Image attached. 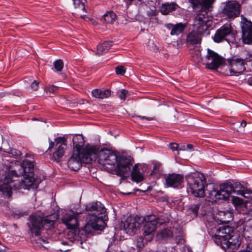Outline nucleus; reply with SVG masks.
<instances>
[{
	"label": "nucleus",
	"mask_w": 252,
	"mask_h": 252,
	"mask_svg": "<svg viewBox=\"0 0 252 252\" xmlns=\"http://www.w3.org/2000/svg\"><path fill=\"white\" fill-rule=\"evenodd\" d=\"M178 5L174 2L165 3L162 4L160 8V12L163 15H167L176 9Z\"/></svg>",
	"instance_id": "obj_23"
},
{
	"label": "nucleus",
	"mask_w": 252,
	"mask_h": 252,
	"mask_svg": "<svg viewBox=\"0 0 252 252\" xmlns=\"http://www.w3.org/2000/svg\"><path fill=\"white\" fill-rule=\"evenodd\" d=\"M116 73L118 75H124L126 72L125 68L122 65L118 66L116 68Z\"/></svg>",
	"instance_id": "obj_42"
},
{
	"label": "nucleus",
	"mask_w": 252,
	"mask_h": 252,
	"mask_svg": "<svg viewBox=\"0 0 252 252\" xmlns=\"http://www.w3.org/2000/svg\"><path fill=\"white\" fill-rule=\"evenodd\" d=\"M34 182L33 164L29 160H25L22 164H16L13 170L5 172L0 181V191L7 197L11 196L13 189H26Z\"/></svg>",
	"instance_id": "obj_2"
},
{
	"label": "nucleus",
	"mask_w": 252,
	"mask_h": 252,
	"mask_svg": "<svg viewBox=\"0 0 252 252\" xmlns=\"http://www.w3.org/2000/svg\"><path fill=\"white\" fill-rule=\"evenodd\" d=\"M227 62L228 65L225 71V74L230 76L234 75L235 74V71L233 67L236 65V60L234 59H229L227 60Z\"/></svg>",
	"instance_id": "obj_29"
},
{
	"label": "nucleus",
	"mask_w": 252,
	"mask_h": 252,
	"mask_svg": "<svg viewBox=\"0 0 252 252\" xmlns=\"http://www.w3.org/2000/svg\"><path fill=\"white\" fill-rule=\"evenodd\" d=\"M75 8L78 9V12L80 11H85V4L86 0H72Z\"/></svg>",
	"instance_id": "obj_33"
},
{
	"label": "nucleus",
	"mask_w": 252,
	"mask_h": 252,
	"mask_svg": "<svg viewBox=\"0 0 252 252\" xmlns=\"http://www.w3.org/2000/svg\"><path fill=\"white\" fill-rule=\"evenodd\" d=\"M87 217L86 220H107L106 210L100 202H93L86 207Z\"/></svg>",
	"instance_id": "obj_8"
},
{
	"label": "nucleus",
	"mask_w": 252,
	"mask_h": 252,
	"mask_svg": "<svg viewBox=\"0 0 252 252\" xmlns=\"http://www.w3.org/2000/svg\"><path fill=\"white\" fill-rule=\"evenodd\" d=\"M192 59L196 63L202 62L207 68L211 69H217L225 62L224 58L210 49H208L207 54L204 57H202L200 51H197L192 56Z\"/></svg>",
	"instance_id": "obj_5"
},
{
	"label": "nucleus",
	"mask_w": 252,
	"mask_h": 252,
	"mask_svg": "<svg viewBox=\"0 0 252 252\" xmlns=\"http://www.w3.org/2000/svg\"><path fill=\"white\" fill-rule=\"evenodd\" d=\"M58 89V87L54 85H51L47 87L45 89V90L47 92L52 93L54 94L57 92Z\"/></svg>",
	"instance_id": "obj_44"
},
{
	"label": "nucleus",
	"mask_w": 252,
	"mask_h": 252,
	"mask_svg": "<svg viewBox=\"0 0 252 252\" xmlns=\"http://www.w3.org/2000/svg\"><path fill=\"white\" fill-rule=\"evenodd\" d=\"M116 14L113 11H109L103 15L104 20L107 23H112L116 18Z\"/></svg>",
	"instance_id": "obj_32"
},
{
	"label": "nucleus",
	"mask_w": 252,
	"mask_h": 252,
	"mask_svg": "<svg viewBox=\"0 0 252 252\" xmlns=\"http://www.w3.org/2000/svg\"><path fill=\"white\" fill-rule=\"evenodd\" d=\"M170 149L173 151H177L178 150V147L179 145H178L176 143H170L169 145Z\"/></svg>",
	"instance_id": "obj_48"
},
{
	"label": "nucleus",
	"mask_w": 252,
	"mask_h": 252,
	"mask_svg": "<svg viewBox=\"0 0 252 252\" xmlns=\"http://www.w3.org/2000/svg\"><path fill=\"white\" fill-rule=\"evenodd\" d=\"M106 226L105 221H88L83 230L87 233H91L93 231H102Z\"/></svg>",
	"instance_id": "obj_15"
},
{
	"label": "nucleus",
	"mask_w": 252,
	"mask_h": 252,
	"mask_svg": "<svg viewBox=\"0 0 252 252\" xmlns=\"http://www.w3.org/2000/svg\"><path fill=\"white\" fill-rule=\"evenodd\" d=\"M140 166L138 164H135L133 166L131 172V180L136 183L140 182L144 180L143 171Z\"/></svg>",
	"instance_id": "obj_18"
},
{
	"label": "nucleus",
	"mask_w": 252,
	"mask_h": 252,
	"mask_svg": "<svg viewBox=\"0 0 252 252\" xmlns=\"http://www.w3.org/2000/svg\"><path fill=\"white\" fill-rule=\"evenodd\" d=\"M128 219L129 220H157L155 216L153 215H148L143 217L137 214H132L130 215Z\"/></svg>",
	"instance_id": "obj_28"
},
{
	"label": "nucleus",
	"mask_w": 252,
	"mask_h": 252,
	"mask_svg": "<svg viewBox=\"0 0 252 252\" xmlns=\"http://www.w3.org/2000/svg\"><path fill=\"white\" fill-rule=\"evenodd\" d=\"M234 188L229 183L222 184L220 186V189H213L210 191L209 195L211 198L213 197L216 200H226L231 199L232 203L236 209V197Z\"/></svg>",
	"instance_id": "obj_7"
},
{
	"label": "nucleus",
	"mask_w": 252,
	"mask_h": 252,
	"mask_svg": "<svg viewBox=\"0 0 252 252\" xmlns=\"http://www.w3.org/2000/svg\"><path fill=\"white\" fill-rule=\"evenodd\" d=\"M157 0H148V1H150L152 3L149 4L153 7H155V4Z\"/></svg>",
	"instance_id": "obj_53"
},
{
	"label": "nucleus",
	"mask_w": 252,
	"mask_h": 252,
	"mask_svg": "<svg viewBox=\"0 0 252 252\" xmlns=\"http://www.w3.org/2000/svg\"><path fill=\"white\" fill-rule=\"evenodd\" d=\"M187 150L189 151H193V146L192 144H187L186 145Z\"/></svg>",
	"instance_id": "obj_50"
},
{
	"label": "nucleus",
	"mask_w": 252,
	"mask_h": 252,
	"mask_svg": "<svg viewBox=\"0 0 252 252\" xmlns=\"http://www.w3.org/2000/svg\"><path fill=\"white\" fill-rule=\"evenodd\" d=\"M238 74H237V76H239L238 80L239 81V84L247 82L246 77H248V75L244 74H241V73Z\"/></svg>",
	"instance_id": "obj_43"
},
{
	"label": "nucleus",
	"mask_w": 252,
	"mask_h": 252,
	"mask_svg": "<svg viewBox=\"0 0 252 252\" xmlns=\"http://www.w3.org/2000/svg\"><path fill=\"white\" fill-rule=\"evenodd\" d=\"M44 215L41 213H33L30 216V220H48L47 219H44Z\"/></svg>",
	"instance_id": "obj_36"
},
{
	"label": "nucleus",
	"mask_w": 252,
	"mask_h": 252,
	"mask_svg": "<svg viewBox=\"0 0 252 252\" xmlns=\"http://www.w3.org/2000/svg\"><path fill=\"white\" fill-rule=\"evenodd\" d=\"M246 69L244 59L237 58V73H240Z\"/></svg>",
	"instance_id": "obj_35"
},
{
	"label": "nucleus",
	"mask_w": 252,
	"mask_h": 252,
	"mask_svg": "<svg viewBox=\"0 0 252 252\" xmlns=\"http://www.w3.org/2000/svg\"><path fill=\"white\" fill-rule=\"evenodd\" d=\"M10 154L13 156L18 157L21 155V152L16 149H12L11 150Z\"/></svg>",
	"instance_id": "obj_46"
},
{
	"label": "nucleus",
	"mask_w": 252,
	"mask_h": 252,
	"mask_svg": "<svg viewBox=\"0 0 252 252\" xmlns=\"http://www.w3.org/2000/svg\"><path fill=\"white\" fill-rule=\"evenodd\" d=\"M55 151L53 154V159L57 161H59L63 157L64 153V150L66 148V139L63 137H58L55 139ZM49 146L48 150H50L55 146V143L49 138Z\"/></svg>",
	"instance_id": "obj_10"
},
{
	"label": "nucleus",
	"mask_w": 252,
	"mask_h": 252,
	"mask_svg": "<svg viewBox=\"0 0 252 252\" xmlns=\"http://www.w3.org/2000/svg\"><path fill=\"white\" fill-rule=\"evenodd\" d=\"M55 221H28V233L39 246L48 243L46 238L41 237L43 230H48L54 227Z\"/></svg>",
	"instance_id": "obj_4"
},
{
	"label": "nucleus",
	"mask_w": 252,
	"mask_h": 252,
	"mask_svg": "<svg viewBox=\"0 0 252 252\" xmlns=\"http://www.w3.org/2000/svg\"><path fill=\"white\" fill-rule=\"evenodd\" d=\"M184 181V177L180 174H171L166 178V184L168 187L181 188Z\"/></svg>",
	"instance_id": "obj_14"
},
{
	"label": "nucleus",
	"mask_w": 252,
	"mask_h": 252,
	"mask_svg": "<svg viewBox=\"0 0 252 252\" xmlns=\"http://www.w3.org/2000/svg\"><path fill=\"white\" fill-rule=\"evenodd\" d=\"M240 105L243 107L244 105H243V103H240Z\"/></svg>",
	"instance_id": "obj_57"
},
{
	"label": "nucleus",
	"mask_w": 252,
	"mask_h": 252,
	"mask_svg": "<svg viewBox=\"0 0 252 252\" xmlns=\"http://www.w3.org/2000/svg\"><path fill=\"white\" fill-rule=\"evenodd\" d=\"M214 222L207 221L205 225L214 242L220 246L225 252H236V243L232 240L235 233L234 228L226 224L219 228H211Z\"/></svg>",
	"instance_id": "obj_3"
},
{
	"label": "nucleus",
	"mask_w": 252,
	"mask_h": 252,
	"mask_svg": "<svg viewBox=\"0 0 252 252\" xmlns=\"http://www.w3.org/2000/svg\"><path fill=\"white\" fill-rule=\"evenodd\" d=\"M247 201L237 197V213L244 214L247 210Z\"/></svg>",
	"instance_id": "obj_31"
},
{
	"label": "nucleus",
	"mask_w": 252,
	"mask_h": 252,
	"mask_svg": "<svg viewBox=\"0 0 252 252\" xmlns=\"http://www.w3.org/2000/svg\"><path fill=\"white\" fill-rule=\"evenodd\" d=\"M247 82H248V83L249 85H250V86L252 85V80H249V79H248V81Z\"/></svg>",
	"instance_id": "obj_56"
},
{
	"label": "nucleus",
	"mask_w": 252,
	"mask_h": 252,
	"mask_svg": "<svg viewBox=\"0 0 252 252\" xmlns=\"http://www.w3.org/2000/svg\"><path fill=\"white\" fill-rule=\"evenodd\" d=\"M215 42L220 43L224 40L227 41L229 43L235 44V35L232 32L231 26L225 24L221 27L216 32L213 37Z\"/></svg>",
	"instance_id": "obj_9"
},
{
	"label": "nucleus",
	"mask_w": 252,
	"mask_h": 252,
	"mask_svg": "<svg viewBox=\"0 0 252 252\" xmlns=\"http://www.w3.org/2000/svg\"><path fill=\"white\" fill-rule=\"evenodd\" d=\"M92 94L93 96L97 98H105L108 97L111 95V91L109 90H101L94 89Z\"/></svg>",
	"instance_id": "obj_26"
},
{
	"label": "nucleus",
	"mask_w": 252,
	"mask_h": 252,
	"mask_svg": "<svg viewBox=\"0 0 252 252\" xmlns=\"http://www.w3.org/2000/svg\"><path fill=\"white\" fill-rule=\"evenodd\" d=\"M237 195H241L245 198H250L252 197V191L245 187L240 183L237 184Z\"/></svg>",
	"instance_id": "obj_24"
},
{
	"label": "nucleus",
	"mask_w": 252,
	"mask_h": 252,
	"mask_svg": "<svg viewBox=\"0 0 252 252\" xmlns=\"http://www.w3.org/2000/svg\"><path fill=\"white\" fill-rule=\"evenodd\" d=\"M6 250L5 246L3 245L1 242H0V252H4Z\"/></svg>",
	"instance_id": "obj_52"
},
{
	"label": "nucleus",
	"mask_w": 252,
	"mask_h": 252,
	"mask_svg": "<svg viewBox=\"0 0 252 252\" xmlns=\"http://www.w3.org/2000/svg\"><path fill=\"white\" fill-rule=\"evenodd\" d=\"M139 117L141 119H146V120H148V121H151V120H153V119L151 118L146 117H144V116H140Z\"/></svg>",
	"instance_id": "obj_54"
},
{
	"label": "nucleus",
	"mask_w": 252,
	"mask_h": 252,
	"mask_svg": "<svg viewBox=\"0 0 252 252\" xmlns=\"http://www.w3.org/2000/svg\"><path fill=\"white\" fill-rule=\"evenodd\" d=\"M54 66L56 71H60L63 68V63L61 60H58L54 63Z\"/></svg>",
	"instance_id": "obj_37"
},
{
	"label": "nucleus",
	"mask_w": 252,
	"mask_h": 252,
	"mask_svg": "<svg viewBox=\"0 0 252 252\" xmlns=\"http://www.w3.org/2000/svg\"><path fill=\"white\" fill-rule=\"evenodd\" d=\"M80 214V212H76L75 213L73 211H69L68 213V218L66 220H77L79 218L78 215Z\"/></svg>",
	"instance_id": "obj_34"
},
{
	"label": "nucleus",
	"mask_w": 252,
	"mask_h": 252,
	"mask_svg": "<svg viewBox=\"0 0 252 252\" xmlns=\"http://www.w3.org/2000/svg\"><path fill=\"white\" fill-rule=\"evenodd\" d=\"M125 232L129 235H134L139 227V221H121Z\"/></svg>",
	"instance_id": "obj_16"
},
{
	"label": "nucleus",
	"mask_w": 252,
	"mask_h": 252,
	"mask_svg": "<svg viewBox=\"0 0 252 252\" xmlns=\"http://www.w3.org/2000/svg\"><path fill=\"white\" fill-rule=\"evenodd\" d=\"M143 231L145 236L149 235L156 229L158 221H143Z\"/></svg>",
	"instance_id": "obj_21"
},
{
	"label": "nucleus",
	"mask_w": 252,
	"mask_h": 252,
	"mask_svg": "<svg viewBox=\"0 0 252 252\" xmlns=\"http://www.w3.org/2000/svg\"><path fill=\"white\" fill-rule=\"evenodd\" d=\"M186 25L182 23H178L176 24H168L166 27L171 30L170 34L171 35H178L182 33L184 31Z\"/></svg>",
	"instance_id": "obj_19"
},
{
	"label": "nucleus",
	"mask_w": 252,
	"mask_h": 252,
	"mask_svg": "<svg viewBox=\"0 0 252 252\" xmlns=\"http://www.w3.org/2000/svg\"><path fill=\"white\" fill-rule=\"evenodd\" d=\"M216 0H201L199 8L202 11L210 10Z\"/></svg>",
	"instance_id": "obj_30"
},
{
	"label": "nucleus",
	"mask_w": 252,
	"mask_h": 252,
	"mask_svg": "<svg viewBox=\"0 0 252 252\" xmlns=\"http://www.w3.org/2000/svg\"><path fill=\"white\" fill-rule=\"evenodd\" d=\"M67 228L73 234L76 235L80 232L78 221H63Z\"/></svg>",
	"instance_id": "obj_25"
},
{
	"label": "nucleus",
	"mask_w": 252,
	"mask_h": 252,
	"mask_svg": "<svg viewBox=\"0 0 252 252\" xmlns=\"http://www.w3.org/2000/svg\"><path fill=\"white\" fill-rule=\"evenodd\" d=\"M97 158L99 164L108 165L107 168L114 170L117 175L123 177L128 176L133 162L131 156L120 154L107 149L99 151L97 146L87 144L81 152L73 151L72 155L68 161V166L72 170H77L81 167L82 162L90 163Z\"/></svg>",
	"instance_id": "obj_1"
},
{
	"label": "nucleus",
	"mask_w": 252,
	"mask_h": 252,
	"mask_svg": "<svg viewBox=\"0 0 252 252\" xmlns=\"http://www.w3.org/2000/svg\"><path fill=\"white\" fill-rule=\"evenodd\" d=\"M201 0H189V2L192 5L193 8H199Z\"/></svg>",
	"instance_id": "obj_45"
},
{
	"label": "nucleus",
	"mask_w": 252,
	"mask_h": 252,
	"mask_svg": "<svg viewBox=\"0 0 252 252\" xmlns=\"http://www.w3.org/2000/svg\"><path fill=\"white\" fill-rule=\"evenodd\" d=\"M227 214L229 215H231V214L230 213H228Z\"/></svg>",
	"instance_id": "obj_58"
},
{
	"label": "nucleus",
	"mask_w": 252,
	"mask_h": 252,
	"mask_svg": "<svg viewBox=\"0 0 252 252\" xmlns=\"http://www.w3.org/2000/svg\"><path fill=\"white\" fill-rule=\"evenodd\" d=\"M170 229L166 228L161 231V236L163 239L173 237L174 235L176 238L179 237V240H182L184 237L183 229L178 224V221H171Z\"/></svg>",
	"instance_id": "obj_12"
},
{
	"label": "nucleus",
	"mask_w": 252,
	"mask_h": 252,
	"mask_svg": "<svg viewBox=\"0 0 252 252\" xmlns=\"http://www.w3.org/2000/svg\"><path fill=\"white\" fill-rule=\"evenodd\" d=\"M240 26L242 32L243 42L247 44H252V22L243 15L241 16Z\"/></svg>",
	"instance_id": "obj_11"
},
{
	"label": "nucleus",
	"mask_w": 252,
	"mask_h": 252,
	"mask_svg": "<svg viewBox=\"0 0 252 252\" xmlns=\"http://www.w3.org/2000/svg\"><path fill=\"white\" fill-rule=\"evenodd\" d=\"M201 35L193 30L188 34L187 42L192 45L199 44L201 41Z\"/></svg>",
	"instance_id": "obj_20"
},
{
	"label": "nucleus",
	"mask_w": 252,
	"mask_h": 252,
	"mask_svg": "<svg viewBox=\"0 0 252 252\" xmlns=\"http://www.w3.org/2000/svg\"><path fill=\"white\" fill-rule=\"evenodd\" d=\"M80 17L83 19H84L85 20L87 21H89V22H91L92 23H94V19H91L90 18L86 16V15H80Z\"/></svg>",
	"instance_id": "obj_49"
},
{
	"label": "nucleus",
	"mask_w": 252,
	"mask_h": 252,
	"mask_svg": "<svg viewBox=\"0 0 252 252\" xmlns=\"http://www.w3.org/2000/svg\"><path fill=\"white\" fill-rule=\"evenodd\" d=\"M178 150L186 151L187 150L186 145H179Z\"/></svg>",
	"instance_id": "obj_51"
},
{
	"label": "nucleus",
	"mask_w": 252,
	"mask_h": 252,
	"mask_svg": "<svg viewBox=\"0 0 252 252\" xmlns=\"http://www.w3.org/2000/svg\"><path fill=\"white\" fill-rule=\"evenodd\" d=\"M111 46V43L109 41H105L103 43L100 44L97 46L96 54L99 55L105 54L110 49Z\"/></svg>",
	"instance_id": "obj_27"
},
{
	"label": "nucleus",
	"mask_w": 252,
	"mask_h": 252,
	"mask_svg": "<svg viewBox=\"0 0 252 252\" xmlns=\"http://www.w3.org/2000/svg\"><path fill=\"white\" fill-rule=\"evenodd\" d=\"M117 94L121 99L125 100L128 95V91L125 89H121L118 92Z\"/></svg>",
	"instance_id": "obj_39"
},
{
	"label": "nucleus",
	"mask_w": 252,
	"mask_h": 252,
	"mask_svg": "<svg viewBox=\"0 0 252 252\" xmlns=\"http://www.w3.org/2000/svg\"><path fill=\"white\" fill-rule=\"evenodd\" d=\"M211 21L209 20L207 16L203 14L197 15L193 22L194 31L202 34L207 31L211 26Z\"/></svg>",
	"instance_id": "obj_13"
},
{
	"label": "nucleus",
	"mask_w": 252,
	"mask_h": 252,
	"mask_svg": "<svg viewBox=\"0 0 252 252\" xmlns=\"http://www.w3.org/2000/svg\"><path fill=\"white\" fill-rule=\"evenodd\" d=\"M199 207V204H193L190 205L189 209L195 216H196L197 215Z\"/></svg>",
	"instance_id": "obj_38"
},
{
	"label": "nucleus",
	"mask_w": 252,
	"mask_h": 252,
	"mask_svg": "<svg viewBox=\"0 0 252 252\" xmlns=\"http://www.w3.org/2000/svg\"><path fill=\"white\" fill-rule=\"evenodd\" d=\"M246 125H247L246 122L245 120H243L241 122L240 125L239 127V129L237 130V132H239V133H240L242 134H244L245 133V130L244 128L246 126Z\"/></svg>",
	"instance_id": "obj_41"
},
{
	"label": "nucleus",
	"mask_w": 252,
	"mask_h": 252,
	"mask_svg": "<svg viewBox=\"0 0 252 252\" xmlns=\"http://www.w3.org/2000/svg\"><path fill=\"white\" fill-rule=\"evenodd\" d=\"M73 151L77 150L78 152H81L84 146V140L82 135H76L73 137Z\"/></svg>",
	"instance_id": "obj_22"
},
{
	"label": "nucleus",
	"mask_w": 252,
	"mask_h": 252,
	"mask_svg": "<svg viewBox=\"0 0 252 252\" xmlns=\"http://www.w3.org/2000/svg\"><path fill=\"white\" fill-rule=\"evenodd\" d=\"M31 86L33 90L36 91L38 88V82L34 80L32 82Z\"/></svg>",
	"instance_id": "obj_47"
},
{
	"label": "nucleus",
	"mask_w": 252,
	"mask_h": 252,
	"mask_svg": "<svg viewBox=\"0 0 252 252\" xmlns=\"http://www.w3.org/2000/svg\"><path fill=\"white\" fill-rule=\"evenodd\" d=\"M223 12L229 18H235L236 16V1H228L223 9Z\"/></svg>",
	"instance_id": "obj_17"
},
{
	"label": "nucleus",
	"mask_w": 252,
	"mask_h": 252,
	"mask_svg": "<svg viewBox=\"0 0 252 252\" xmlns=\"http://www.w3.org/2000/svg\"><path fill=\"white\" fill-rule=\"evenodd\" d=\"M136 246L139 249H142L144 246L143 238L141 236H137L136 238Z\"/></svg>",
	"instance_id": "obj_40"
},
{
	"label": "nucleus",
	"mask_w": 252,
	"mask_h": 252,
	"mask_svg": "<svg viewBox=\"0 0 252 252\" xmlns=\"http://www.w3.org/2000/svg\"><path fill=\"white\" fill-rule=\"evenodd\" d=\"M190 192L195 197H203L205 195L206 179L202 174L193 173L186 177Z\"/></svg>",
	"instance_id": "obj_6"
},
{
	"label": "nucleus",
	"mask_w": 252,
	"mask_h": 252,
	"mask_svg": "<svg viewBox=\"0 0 252 252\" xmlns=\"http://www.w3.org/2000/svg\"><path fill=\"white\" fill-rule=\"evenodd\" d=\"M239 7H240V4L239 3H237V15L239 14L240 13V10H239Z\"/></svg>",
	"instance_id": "obj_55"
}]
</instances>
